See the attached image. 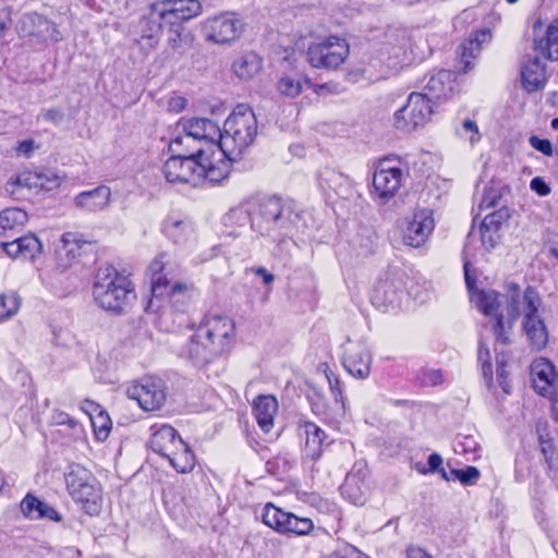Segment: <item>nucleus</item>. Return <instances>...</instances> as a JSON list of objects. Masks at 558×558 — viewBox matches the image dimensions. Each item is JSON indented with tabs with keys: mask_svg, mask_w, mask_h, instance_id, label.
Masks as SVG:
<instances>
[{
	"mask_svg": "<svg viewBox=\"0 0 558 558\" xmlns=\"http://www.w3.org/2000/svg\"><path fill=\"white\" fill-rule=\"evenodd\" d=\"M217 151L220 156L219 159L214 160L215 153L208 151L206 154L205 159L202 158V168L204 171H198L199 174V184L207 180L211 183H220L225 179L228 178L231 171V161L235 160L238 157L231 155L230 157H225L217 147Z\"/></svg>",
	"mask_w": 558,
	"mask_h": 558,
	"instance_id": "19",
	"label": "nucleus"
},
{
	"mask_svg": "<svg viewBox=\"0 0 558 558\" xmlns=\"http://www.w3.org/2000/svg\"><path fill=\"white\" fill-rule=\"evenodd\" d=\"M529 142L534 149L543 153L544 155H553V145L550 141L545 138H538L537 136L533 135L530 137Z\"/></svg>",
	"mask_w": 558,
	"mask_h": 558,
	"instance_id": "54",
	"label": "nucleus"
},
{
	"mask_svg": "<svg viewBox=\"0 0 558 558\" xmlns=\"http://www.w3.org/2000/svg\"><path fill=\"white\" fill-rule=\"evenodd\" d=\"M288 514L289 512L282 511L272 504H267L264 507L262 519L267 526L276 530L279 533H282L286 526Z\"/></svg>",
	"mask_w": 558,
	"mask_h": 558,
	"instance_id": "39",
	"label": "nucleus"
},
{
	"mask_svg": "<svg viewBox=\"0 0 558 558\" xmlns=\"http://www.w3.org/2000/svg\"><path fill=\"white\" fill-rule=\"evenodd\" d=\"M43 118L53 124H60L64 118V112L60 108H51L44 110Z\"/></svg>",
	"mask_w": 558,
	"mask_h": 558,
	"instance_id": "57",
	"label": "nucleus"
},
{
	"mask_svg": "<svg viewBox=\"0 0 558 558\" xmlns=\"http://www.w3.org/2000/svg\"><path fill=\"white\" fill-rule=\"evenodd\" d=\"M350 54V47L344 38L328 36L318 43L308 46L306 59L308 63L318 69H337L345 62Z\"/></svg>",
	"mask_w": 558,
	"mask_h": 558,
	"instance_id": "8",
	"label": "nucleus"
},
{
	"mask_svg": "<svg viewBox=\"0 0 558 558\" xmlns=\"http://www.w3.org/2000/svg\"><path fill=\"white\" fill-rule=\"evenodd\" d=\"M328 379L330 391L333 396L336 404L340 408L342 412H344V400L341 390V381L338 377H336L331 372L326 374Z\"/></svg>",
	"mask_w": 558,
	"mask_h": 558,
	"instance_id": "50",
	"label": "nucleus"
},
{
	"mask_svg": "<svg viewBox=\"0 0 558 558\" xmlns=\"http://www.w3.org/2000/svg\"><path fill=\"white\" fill-rule=\"evenodd\" d=\"M299 214L282 203L278 197H270L258 204L257 213L252 218V227L262 234L271 235L278 232L282 236H291Z\"/></svg>",
	"mask_w": 558,
	"mask_h": 558,
	"instance_id": "5",
	"label": "nucleus"
},
{
	"mask_svg": "<svg viewBox=\"0 0 558 558\" xmlns=\"http://www.w3.org/2000/svg\"><path fill=\"white\" fill-rule=\"evenodd\" d=\"M206 40L223 45L234 41L242 32L241 22L231 13L207 19L203 26Z\"/></svg>",
	"mask_w": 558,
	"mask_h": 558,
	"instance_id": "12",
	"label": "nucleus"
},
{
	"mask_svg": "<svg viewBox=\"0 0 558 558\" xmlns=\"http://www.w3.org/2000/svg\"><path fill=\"white\" fill-rule=\"evenodd\" d=\"M182 438L170 425H162L155 430L150 438V447L154 452L167 458L174 449L182 447Z\"/></svg>",
	"mask_w": 558,
	"mask_h": 558,
	"instance_id": "28",
	"label": "nucleus"
},
{
	"mask_svg": "<svg viewBox=\"0 0 558 558\" xmlns=\"http://www.w3.org/2000/svg\"><path fill=\"white\" fill-rule=\"evenodd\" d=\"M181 355L196 366H205L219 356L205 338L197 336V329L183 347Z\"/></svg>",
	"mask_w": 558,
	"mask_h": 558,
	"instance_id": "23",
	"label": "nucleus"
},
{
	"mask_svg": "<svg viewBox=\"0 0 558 558\" xmlns=\"http://www.w3.org/2000/svg\"><path fill=\"white\" fill-rule=\"evenodd\" d=\"M16 31L21 36H38L43 39L57 40L59 36L54 25L36 12L24 13L16 24Z\"/></svg>",
	"mask_w": 558,
	"mask_h": 558,
	"instance_id": "17",
	"label": "nucleus"
},
{
	"mask_svg": "<svg viewBox=\"0 0 558 558\" xmlns=\"http://www.w3.org/2000/svg\"><path fill=\"white\" fill-rule=\"evenodd\" d=\"M480 36H482V40H485L487 36H489L488 31L481 32ZM480 37L476 36L474 40H470L468 44L461 46V63H463V71L466 72L472 68L471 59L476 57L475 52L480 50Z\"/></svg>",
	"mask_w": 558,
	"mask_h": 558,
	"instance_id": "45",
	"label": "nucleus"
},
{
	"mask_svg": "<svg viewBox=\"0 0 558 558\" xmlns=\"http://www.w3.org/2000/svg\"><path fill=\"white\" fill-rule=\"evenodd\" d=\"M304 432L306 434L305 448L313 459H317L322 453L326 433L312 422L304 423Z\"/></svg>",
	"mask_w": 558,
	"mask_h": 558,
	"instance_id": "37",
	"label": "nucleus"
},
{
	"mask_svg": "<svg viewBox=\"0 0 558 558\" xmlns=\"http://www.w3.org/2000/svg\"><path fill=\"white\" fill-rule=\"evenodd\" d=\"M86 244L78 234L66 232L62 235L61 245L57 248L58 265L62 269L69 268L81 256L82 245Z\"/></svg>",
	"mask_w": 558,
	"mask_h": 558,
	"instance_id": "30",
	"label": "nucleus"
},
{
	"mask_svg": "<svg viewBox=\"0 0 558 558\" xmlns=\"http://www.w3.org/2000/svg\"><path fill=\"white\" fill-rule=\"evenodd\" d=\"M464 278L465 283L470 293V300L472 299V292L480 291L475 288V279L470 274V263L464 264Z\"/></svg>",
	"mask_w": 558,
	"mask_h": 558,
	"instance_id": "60",
	"label": "nucleus"
},
{
	"mask_svg": "<svg viewBox=\"0 0 558 558\" xmlns=\"http://www.w3.org/2000/svg\"><path fill=\"white\" fill-rule=\"evenodd\" d=\"M43 175L32 174V173H22L16 175L15 178H11L5 184V191L12 195L19 192L20 187L31 189L33 186L40 185L41 187H46L48 190L58 186L60 184V179L54 177L52 180L47 179V183L44 182Z\"/></svg>",
	"mask_w": 558,
	"mask_h": 558,
	"instance_id": "33",
	"label": "nucleus"
},
{
	"mask_svg": "<svg viewBox=\"0 0 558 558\" xmlns=\"http://www.w3.org/2000/svg\"><path fill=\"white\" fill-rule=\"evenodd\" d=\"M407 556L408 558H433L429 554L421 548H409Z\"/></svg>",
	"mask_w": 558,
	"mask_h": 558,
	"instance_id": "63",
	"label": "nucleus"
},
{
	"mask_svg": "<svg viewBox=\"0 0 558 558\" xmlns=\"http://www.w3.org/2000/svg\"><path fill=\"white\" fill-rule=\"evenodd\" d=\"M531 380L535 391L544 397H551L557 395L558 387V373H556L554 365L546 359H536L532 362Z\"/></svg>",
	"mask_w": 558,
	"mask_h": 558,
	"instance_id": "16",
	"label": "nucleus"
},
{
	"mask_svg": "<svg viewBox=\"0 0 558 558\" xmlns=\"http://www.w3.org/2000/svg\"><path fill=\"white\" fill-rule=\"evenodd\" d=\"M169 150L172 155L190 157L194 159H205L206 154L211 150L193 136L182 132L177 135L169 144Z\"/></svg>",
	"mask_w": 558,
	"mask_h": 558,
	"instance_id": "27",
	"label": "nucleus"
},
{
	"mask_svg": "<svg viewBox=\"0 0 558 558\" xmlns=\"http://www.w3.org/2000/svg\"><path fill=\"white\" fill-rule=\"evenodd\" d=\"M52 422L56 425H69L70 427H74L76 425V421L68 413L58 410L52 414Z\"/></svg>",
	"mask_w": 558,
	"mask_h": 558,
	"instance_id": "58",
	"label": "nucleus"
},
{
	"mask_svg": "<svg viewBox=\"0 0 558 558\" xmlns=\"http://www.w3.org/2000/svg\"><path fill=\"white\" fill-rule=\"evenodd\" d=\"M500 199V193L499 191L495 189H486L482 198V202L480 204V208L482 209H488L492 207H495L498 204V201Z\"/></svg>",
	"mask_w": 558,
	"mask_h": 558,
	"instance_id": "52",
	"label": "nucleus"
},
{
	"mask_svg": "<svg viewBox=\"0 0 558 558\" xmlns=\"http://www.w3.org/2000/svg\"><path fill=\"white\" fill-rule=\"evenodd\" d=\"M542 300L532 288H527L520 304L523 320L522 327L525 332L529 344L534 350H542L548 342V330L539 315Z\"/></svg>",
	"mask_w": 558,
	"mask_h": 558,
	"instance_id": "7",
	"label": "nucleus"
},
{
	"mask_svg": "<svg viewBox=\"0 0 558 558\" xmlns=\"http://www.w3.org/2000/svg\"><path fill=\"white\" fill-rule=\"evenodd\" d=\"M89 417L94 427L95 435L98 440H106L111 430V420L105 411L93 414L89 412Z\"/></svg>",
	"mask_w": 558,
	"mask_h": 558,
	"instance_id": "44",
	"label": "nucleus"
},
{
	"mask_svg": "<svg viewBox=\"0 0 558 558\" xmlns=\"http://www.w3.org/2000/svg\"><path fill=\"white\" fill-rule=\"evenodd\" d=\"M342 364L350 375L365 379L371 373V352L364 343L349 341L344 347Z\"/></svg>",
	"mask_w": 558,
	"mask_h": 558,
	"instance_id": "15",
	"label": "nucleus"
},
{
	"mask_svg": "<svg viewBox=\"0 0 558 558\" xmlns=\"http://www.w3.org/2000/svg\"><path fill=\"white\" fill-rule=\"evenodd\" d=\"M434 227L432 213L425 209L418 210L411 219L403 221L401 226L402 242L412 247H420L427 241Z\"/></svg>",
	"mask_w": 558,
	"mask_h": 558,
	"instance_id": "14",
	"label": "nucleus"
},
{
	"mask_svg": "<svg viewBox=\"0 0 558 558\" xmlns=\"http://www.w3.org/2000/svg\"><path fill=\"white\" fill-rule=\"evenodd\" d=\"M462 128L463 130H465L466 132H471L472 133V136L470 138V142L471 144H474L476 143L481 135H480V132H478V128L476 125V123L472 120H464L463 123H462Z\"/></svg>",
	"mask_w": 558,
	"mask_h": 558,
	"instance_id": "59",
	"label": "nucleus"
},
{
	"mask_svg": "<svg viewBox=\"0 0 558 558\" xmlns=\"http://www.w3.org/2000/svg\"><path fill=\"white\" fill-rule=\"evenodd\" d=\"M12 27V12L9 7L0 8V46L4 45L8 40L7 37Z\"/></svg>",
	"mask_w": 558,
	"mask_h": 558,
	"instance_id": "49",
	"label": "nucleus"
},
{
	"mask_svg": "<svg viewBox=\"0 0 558 558\" xmlns=\"http://www.w3.org/2000/svg\"><path fill=\"white\" fill-rule=\"evenodd\" d=\"M198 171H204L202 160L171 155L163 165V174L170 183L199 184Z\"/></svg>",
	"mask_w": 558,
	"mask_h": 558,
	"instance_id": "11",
	"label": "nucleus"
},
{
	"mask_svg": "<svg viewBox=\"0 0 558 558\" xmlns=\"http://www.w3.org/2000/svg\"><path fill=\"white\" fill-rule=\"evenodd\" d=\"M134 294V286L128 276L111 265L100 266L95 275L93 295L104 310L121 313Z\"/></svg>",
	"mask_w": 558,
	"mask_h": 558,
	"instance_id": "3",
	"label": "nucleus"
},
{
	"mask_svg": "<svg viewBox=\"0 0 558 558\" xmlns=\"http://www.w3.org/2000/svg\"><path fill=\"white\" fill-rule=\"evenodd\" d=\"M534 49L550 61H558V19L548 25L542 37L534 39Z\"/></svg>",
	"mask_w": 558,
	"mask_h": 558,
	"instance_id": "32",
	"label": "nucleus"
},
{
	"mask_svg": "<svg viewBox=\"0 0 558 558\" xmlns=\"http://www.w3.org/2000/svg\"><path fill=\"white\" fill-rule=\"evenodd\" d=\"M402 170L397 167H386L381 162L373 175V186L378 196L388 201L396 195L401 186Z\"/></svg>",
	"mask_w": 558,
	"mask_h": 558,
	"instance_id": "18",
	"label": "nucleus"
},
{
	"mask_svg": "<svg viewBox=\"0 0 558 558\" xmlns=\"http://www.w3.org/2000/svg\"><path fill=\"white\" fill-rule=\"evenodd\" d=\"M82 409L89 415V412H93V414H97V413H100L101 411H104L101 409V407L98 404V403H95L93 401H89V400H86L84 402V405L82 407Z\"/></svg>",
	"mask_w": 558,
	"mask_h": 558,
	"instance_id": "62",
	"label": "nucleus"
},
{
	"mask_svg": "<svg viewBox=\"0 0 558 558\" xmlns=\"http://www.w3.org/2000/svg\"><path fill=\"white\" fill-rule=\"evenodd\" d=\"M522 295L517 284H510L507 295L495 290H480L472 292L471 302L486 316L494 319L493 331L500 343L509 342V331L520 315Z\"/></svg>",
	"mask_w": 558,
	"mask_h": 558,
	"instance_id": "1",
	"label": "nucleus"
},
{
	"mask_svg": "<svg viewBox=\"0 0 558 558\" xmlns=\"http://www.w3.org/2000/svg\"><path fill=\"white\" fill-rule=\"evenodd\" d=\"M166 257L167 255L161 253L149 264L151 294L154 298H168L178 311H183L184 301L189 300L193 286L174 280L173 271L165 260Z\"/></svg>",
	"mask_w": 558,
	"mask_h": 558,
	"instance_id": "6",
	"label": "nucleus"
},
{
	"mask_svg": "<svg viewBox=\"0 0 558 558\" xmlns=\"http://www.w3.org/2000/svg\"><path fill=\"white\" fill-rule=\"evenodd\" d=\"M262 58L254 52H247L233 61L232 70L238 77L250 80L262 70Z\"/></svg>",
	"mask_w": 558,
	"mask_h": 558,
	"instance_id": "34",
	"label": "nucleus"
},
{
	"mask_svg": "<svg viewBox=\"0 0 558 558\" xmlns=\"http://www.w3.org/2000/svg\"><path fill=\"white\" fill-rule=\"evenodd\" d=\"M66 490L89 515L98 514L102 492L93 473L81 464H70L64 473Z\"/></svg>",
	"mask_w": 558,
	"mask_h": 558,
	"instance_id": "4",
	"label": "nucleus"
},
{
	"mask_svg": "<svg viewBox=\"0 0 558 558\" xmlns=\"http://www.w3.org/2000/svg\"><path fill=\"white\" fill-rule=\"evenodd\" d=\"M314 529V523L308 518H301L289 512L286 526L282 533H293L296 535H308Z\"/></svg>",
	"mask_w": 558,
	"mask_h": 558,
	"instance_id": "42",
	"label": "nucleus"
},
{
	"mask_svg": "<svg viewBox=\"0 0 558 558\" xmlns=\"http://www.w3.org/2000/svg\"><path fill=\"white\" fill-rule=\"evenodd\" d=\"M111 202V190L107 185H99L90 191H84L74 198L77 209L87 213H99L107 209Z\"/></svg>",
	"mask_w": 558,
	"mask_h": 558,
	"instance_id": "21",
	"label": "nucleus"
},
{
	"mask_svg": "<svg viewBox=\"0 0 558 558\" xmlns=\"http://www.w3.org/2000/svg\"><path fill=\"white\" fill-rule=\"evenodd\" d=\"M126 396L135 400L144 411L158 410L166 400V393L159 380L143 378L126 389Z\"/></svg>",
	"mask_w": 558,
	"mask_h": 558,
	"instance_id": "13",
	"label": "nucleus"
},
{
	"mask_svg": "<svg viewBox=\"0 0 558 558\" xmlns=\"http://www.w3.org/2000/svg\"><path fill=\"white\" fill-rule=\"evenodd\" d=\"M257 119L247 105H238L227 118L223 130L219 133V151L225 157H239L242 151L253 144L257 135Z\"/></svg>",
	"mask_w": 558,
	"mask_h": 558,
	"instance_id": "2",
	"label": "nucleus"
},
{
	"mask_svg": "<svg viewBox=\"0 0 558 558\" xmlns=\"http://www.w3.org/2000/svg\"><path fill=\"white\" fill-rule=\"evenodd\" d=\"M427 462H428V471H430V473H436L442 466L444 460L440 454L432 453L428 457Z\"/></svg>",
	"mask_w": 558,
	"mask_h": 558,
	"instance_id": "61",
	"label": "nucleus"
},
{
	"mask_svg": "<svg viewBox=\"0 0 558 558\" xmlns=\"http://www.w3.org/2000/svg\"><path fill=\"white\" fill-rule=\"evenodd\" d=\"M20 508L23 515L28 520L48 519L53 522L62 520V517L53 507L31 493L22 499Z\"/></svg>",
	"mask_w": 558,
	"mask_h": 558,
	"instance_id": "25",
	"label": "nucleus"
},
{
	"mask_svg": "<svg viewBox=\"0 0 558 558\" xmlns=\"http://www.w3.org/2000/svg\"><path fill=\"white\" fill-rule=\"evenodd\" d=\"M183 22H185V20L181 19L173 8H169L166 1L155 4L149 15V23L158 24L157 29H162L163 27L169 26L171 33H173L174 29L181 32V25Z\"/></svg>",
	"mask_w": 558,
	"mask_h": 558,
	"instance_id": "31",
	"label": "nucleus"
},
{
	"mask_svg": "<svg viewBox=\"0 0 558 558\" xmlns=\"http://www.w3.org/2000/svg\"><path fill=\"white\" fill-rule=\"evenodd\" d=\"M182 132L199 140L207 148H217L215 137L219 135V126L211 120L205 118H194L179 124Z\"/></svg>",
	"mask_w": 558,
	"mask_h": 558,
	"instance_id": "20",
	"label": "nucleus"
},
{
	"mask_svg": "<svg viewBox=\"0 0 558 558\" xmlns=\"http://www.w3.org/2000/svg\"><path fill=\"white\" fill-rule=\"evenodd\" d=\"M278 412V402L274 396L262 395L253 402V413L258 426L264 433H269L274 426V418Z\"/></svg>",
	"mask_w": 558,
	"mask_h": 558,
	"instance_id": "29",
	"label": "nucleus"
},
{
	"mask_svg": "<svg viewBox=\"0 0 558 558\" xmlns=\"http://www.w3.org/2000/svg\"><path fill=\"white\" fill-rule=\"evenodd\" d=\"M278 92L290 98L299 96L302 92V83L299 78L290 75H283L277 83Z\"/></svg>",
	"mask_w": 558,
	"mask_h": 558,
	"instance_id": "46",
	"label": "nucleus"
},
{
	"mask_svg": "<svg viewBox=\"0 0 558 558\" xmlns=\"http://www.w3.org/2000/svg\"><path fill=\"white\" fill-rule=\"evenodd\" d=\"M482 242L486 250H492L496 246L499 235L498 230H490L481 225Z\"/></svg>",
	"mask_w": 558,
	"mask_h": 558,
	"instance_id": "53",
	"label": "nucleus"
},
{
	"mask_svg": "<svg viewBox=\"0 0 558 558\" xmlns=\"http://www.w3.org/2000/svg\"><path fill=\"white\" fill-rule=\"evenodd\" d=\"M166 459L180 473H189L195 466V457L184 441L182 447H178Z\"/></svg>",
	"mask_w": 558,
	"mask_h": 558,
	"instance_id": "36",
	"label": "nucleus"
},
{
	"mask_svg": "<svg viewBox=\"0 0 558 558\" xmlns=\"http://www.w3.org/2000/svg\"><path fill=\"white\" fill-rule=\"evenodd\" d=\"M433 113L432 102L423 93H411L407 104L395 114L397 129L412 132L427 123Z\"/></svg>",
	"mask_w": 558,
	"mask_h": 558,
	"instance_id": "10",
	"label": "nucleus"
},
{
	"mask_svg": "<svg viewBox=\"0 0 558 558\" xmlns=\"http://www.w3.org/2000/svg\"><path fill=\"white\" fill-rule=\"evenodd\" d=\"M496 364H497V378L499 381L500 387L506 393H510V384L507 380V371H506V354L499 353L496 356Z\"/></svg>",
	"mask_w": 558,
	"mask_h": 558,
	"instance_id": "51",
	"label": "nucleus"
},
{
	"mask_svg": "<svg viewBox=\"0 0 558 558\" xmlns=\"http://www.w3.org/2000/svg\"><path fill=\"white\" fill-rule=\"evenodd\" d=\"M234 322L226 316H205L197 326V336L205 338L220 356L230 349L234 337Z\"/></svg>",
	"mask_w": 558,
	"mask_h": 558,
	"instance_id": "9",
	"label": "nucleus"
},
{
	"mask_svg": "<svg viewBox=\"0 0 558 558\" xmlns=\"http://www.w3.org/2000/svg\"><path fill=\"white\" fill-rule=\"evenodd\" d=\"M38 148L39 146L35 143L34 140H24L19 143L16 147V153L19 156L29 158L33 155V153Z\"/></svg>",
	"mask_w": 558,
	"mask_h": 558,
	"instance_id": "55",
	"label": "nucleus"
},
{
	"mask_svg": "<svg viewBox=\"0 0 558 558\" xmlns=\"http://www.w3.org/2000/svg\"><path fill=\"white\" fill-rule=\"evenodd\" d=\"M425 90L426 93L423 94L427 95L432 104L449 98L453 93L452 73L441 70L432 74L425 85Z\"/></svg>",
	"mask_w": 558,
	"mask_h": 558,
	"instance_id": "26",
	"label": "nucleus"
},
{
	"mask_svg": "<svg viewBox=\"0 0 558 558\" xmlns=\"http://www.w3.org/2000/svg\"><path fill=\"white\" fill-rule=\"evenodd\" d=\"M510 217V209L504 206L498 210L487 215L482 221L483 227L486 229L499 231L501 225L508 221Z\"/></svg>",
	"mask_w": 558,
	"mask_h": 558,
	"instance_id": "47",
	"label": "nucleus"
},
{
	"mask_svg": "<svg viewBox=\"0 0 558 558\" xmlns=\"http://www.w3.org/2000/svg\"><path fill=\"white\" fill-rule=\"evenodd\" d=\"M2 250L12 258L34 259L41 252V243L34 234L1 243Z\"/></svg>",
	"mask_w": 558,
	"mask_h": 558,
	"instance_id": "24",
	"label": "nucleus"
},
{
	"mask_svg": "<svg viewBox=\"0 0 558 558\" xmlns=\"http://www.w3.org/2000/svg\"><path fill=\"white\" fill-rule=\"evenodd\" d=\"M255 274L263 277V281L265 284H270L274 281V276L268 272L264 267H258L255 270Z\"/></svg>",
	"mask_w": 558,
	"mask_h": 558,
	"instance_id": "64",
	"label": "nucleus"
},
{
	"mask_svg": "<svg viewBox=\"0 0 558 558\" xmlns=\"http://www.w3.org/2000/svg\"><path fill=\"white\" fill-rule=\"evenodd\" d=\"M169 8L179 13L181 19L189 21L202 12V4L198 0H165Z\"/></svg>",
	"mask_w": 558,
	"mask_h": 558,
	"instance_id": "41",
	"label": "nucleus"
},
{
	"mask_svg": "<svg viewBox=\"0 0 558 558\" xmlns=\"http://www.w3.org/2000/svg\"><path fill=\"white\" fill-rule=\"evenodd\" d=\"M530 187L539 196H546L550 193V186L541 177H535L531 180Z\"/></svg>",
	"mask_w": 558,
	"mask_h": 558,
	"instance_id": "56",
	"label": "nucleus"
},
{
	"mask_svg": "<svg viewBox=\"0 0 558 558\" xmlns=\"http://www.w3.org/2000/svg\"><path fill=\"white\" fill-rule=\"evenodd\" d=\"M22 305V299L15 291L0 294V322H5L15 316Z\"/></svg>",
	"mask_w": 558,
	"mask_h": 558,
	"instance_id": "38",
	"label": "nucleus"
},
{
	"mask_svg": "<svg viewBox=\"0 0 558 558\" xmlns=\"http://www.w3.org/2000/svg\"><path fill=\"white\" fill-rule=\"evenodd\" d=\"M450 473L453 480H458L463 485L474 484L481 476V472L476 466H466L465 469H451Z\"/></svg>",
	"mask_w": 558,
	"mask_h": 558,
	"instance_id": "48",
	"label": "nucleus"
},
{
	"mask_svg": "<svg viewBox=\"0 0 558 558\" xmlns=\"http://www.w3.org/2000/svg\"><path fill=\"white\" fill-rule=\"evenodd\" d=\"M28 220L25 210L13 207L0 211V233L5 234L8 231L16 230L23 227Z\"/></svg>",
	"mask_w": 558,
	"mask_h": 558,
	"instance_id": "35",
	"label": "nucleus"
},
{
	"mask_svg": "<svg viewBox=\"0 0 558 558\" xmlns=\"http://www.w3.org/2000/svg\"><path fill=\"white\" fill-rule=\"evenodd\" d=\"M169 46L172 50V57H182L193 50L192 39L189 35H182L181 32L174 29L172 36L168 39Z\"/></svg>",
	"mask_w": 558,
	"mask_h": 558,
	"instance_id": "43",
	"label": "nucleus"
},
{
	"mask_svg": "<svg viewBox=\"0 0 558 558\" xmlns=\"http://www.w3.org/2000/svg\"><path fill=\"white\" fill-rule=\"evenodd\" d=\"M521 82L527 93L536 92L546 83V68L538 57L527 56L521 64Z\"/></svg>",
	"mask_w": 558,
	"mask_h": 558,
	"instance_id": "22",
	"label": "nucleus"
},
{
	"mask_svg": "<svg viewBox=\"0 0 558 558\" xmlns=\"http://www.w3.org/2000/svg\"><path fill=\"white\" fill-rule=\"evenodd\" d=\"M163 232L175 242H181L186 234L192 231V225L189 220L168 218L162 225Z\"/></svg>",
	"mask_w": 558,
	"mask_h": 558,
	"instance_id": "40",
	"label": "nucleus"
}]
</instances>
